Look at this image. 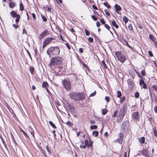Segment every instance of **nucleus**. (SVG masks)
Returning <instances> with one entry per match:
<instances>
[{
  "mask_svg": "<svg viewBox=\"0 0 157 157\" xmlns=\"http://www.w3.org/2000/svg\"><path fill=\"white\" fill-rule=\"evenodd\" d=\"M96 91H94V92L93 93H91L90 95V97H93V96H94L95 95H96Z\"/></svg>",
  "mask_w": 157,
  "mask_h": 157,
  "instance_id": "obj_51",
  "label": "nucleus"
},
{
  "mask_svg": "<svg viewBox=\"0 0 157 157\" xmlns=\"http://www.w3.org/2000/svg\"><path fill=\"white\" fill-rule=\"evenodd\" d=\"M132 117L133 121L135 122L139 121L140 118V115L139 113L136 112L132 113Z\"/></svg>",
  "mask_w": 157,
  "mask_h": 157,
  "instance_id": "obj_7",
  "label": "nucleus"
},
{
  "mask_svg": "<svg viewBox=\"0 0 157 157\" xmlns=\"http://www.w3.org/2000/svg\"><path fill=\"white\" fill-rule=\"evenodd\" d=\"M24 7L23 4L22 3H21L20 4V10L23 11L24 10Z\"/></svg>",
  "mask_w": 157,
  "mask_h": 157,
  "instance_id": "obj_30",
  "label": "nucleus"
},
{
  "mask_svg": "<svg viewBox=\"0 0 157 157\" xmlns=\"http://www.w3.org/2000/svg\"><path fill=\"white\" fill-rule=\"evenodd\" d=\"M46 148L47 151L49 153H51V150L48 148V146H46Z\"/></svg>",
  "mask_w": 157,
  "mask_h": 157,
  "instance_id": "obj_49",
  "label": "nucleus"
},
{
  "mask_svg": "<svg viewBox=\"0 0 157 157\" xmlns=\"http://www.w3.org/2000/svg\"><path fill=\"white\" fill-rule=\"evenodd\" d=\"M13 26L15 28H17L18 27V25L17 23L15 24H13Z\"/></svg>",
  "mask_w": 157,
  "mask_h": 157,
  "instance_id": "obj_59",
  "label": "nucleus"
},
{
  "mask_svg": "<svg viewBox=\"0 0 157 157\" xmlns=\"http://www.w3.org/2000/svg\"><path fill=\"white\" fill-rule=\"evenodd\" d=\"M123 20L125 22V24H126L128 21V19L126 16H124L123 17Z\"/></svg>",
  "mask_w": 157,
  "mask_h": 157,
  "instance_id": "obj_25",
  "label": "nucleus"
},
{
  "mask_svg": "<svg viewBox=\"0 0 157 157\" xmlns=\"http://www.w3.org/2000/svg\"><path fill=\"white\" fill-rule=\"evenodd\" d=\"M115 54L118 60L121 62L123 63L127 59V57L121 53V52H116Z\"/></svg>",
  "mask_w": 157,
  "mask_h": 157,
  "instance_id": "obj_4",
  "label": "nucleus"
},
{
  "mask_svg": "<svg viewBox=\"0 0 157 157\" xmlns=\"http://www.w3.org/2000/svg\"><path fill=\"white\" fill-rule=\"evenodd\" d=\"M127 110V105L126 103L124 104L119 112V113L125 115Z\"/></svg>",
  "mask_w": 157,
  "mask_h": 157,
  "instance_id": "obj_9",
  "label": "nucleus"
},
{
  "mask_svg": "<svg viewBox=\"0 0 157 157\" xmlns=\"http://www.w3.org/2000/svg\"><path fill=\"white\" fill-rule=\"evenodd\" d=\"M144 83H145L144 80L143 79H141L140 82V85L141 86L144 84Z\"/></svg>",
  "mask_w": 157,
  "mask_h": 157,
  "instance_id": "obj_40",
  "label": "nucleus"
},
{
  "mask_svg": "<svg viewBox=\"0 0 157 157\" xmlns=\"http://www.w3.org/2000/svg\"><path fill=\"white\" fill-rule=\"evenodd\" d=\"M124 115H125L119 113L117 120V121L119 123L121 122Z\"/></svg>",
  "mask_w": 157,
  "mask_h": 157,
  "instance_id": "obj_10",
  "label": "nucleus"
},
{
  "mask_svg": "<svg viewBox=\"0 0 157 157\" xmlns=\"http://www.w3.org/2000/svg\"><path fill=\"white\" fill-rule=\"evenodd\" d=\"M85 144L88 147H90L92 146V144L91 143L89 144L88 140H85Z\"/></svg>",
  "mask_w": 157,
  "mask_h": 157,
  "instance_id": "obj_21",
  "label": "nucleus"
},
{
  "mask_svg": "<svg viewBox=\"0 0 157 157\" xmlns=\"http://www.w3.org/2000/svg\"><path fill=\"white\" fill-rule=\"evenodd\" d=\"M143 88L145 89H147V87L146 83H145L143 84Z\"/></svg>",
  "mask_w": 157,
  "mask_h": 157,
  "instance_id": "obj_57",
  "label": "nucleus"
},
{
  "mask_svg": "<svg viewBox=\"0 0 157 157\" xmlns=\"http://www.w3.org/2000/svg\"><path fill=\"white\" fill-rule=\"evenodd\" d=\"M49 123L53 128H56V126L52 121H49Z\"/></svg>",
  "mask_w": 157,
  "mask_h": 157,
  "instance_id": "obj_26",
  "label": "nucleus"
},
{
  "mask_svg": "<svg viewBox=\"0 0 157 157\" xmlns=\"http://www.w3.org/2000/svg\"><path fill=\"white\" fill-rule=\"evenodd\" d=\"M128 28L130 31L133 30V28L131 24H129L128 25Z\"/></svg>",
  "mask_w": 157,
  "mask_h": 157,
  "instance_id": "obj_38",
  "label": "nucleus"
},
{
  "mask_svg": "<svg viewBox=\"0 0 157 157\" xmlns=\"http://www.w3.org/2000/svg\"><path fill=\"white\" fill-rule=\"evenodd\" d=\"M22 33L23 34H25L26 35H27V33L26 32V29H23V32H22Z\"/></svg>",
  "mask_w": 157,
  "mask_h": 157,
  "instance_id": "obj_53",
  "label": "nucleus"
},
{
  "mask_svg": "<svg viewBox=\"0 0 157 157\" xmlns=\"http://www.w3.org/2000/svg\"><path fill=\"white\" fill-rule=\"evenodd\" d=\"M92 134L95 137H97L98 135V132L97 131H94L93 132Z\"/></svg>",
  "mask_w": 157,
  "mask_h": 157,
  "instance_id": "obj_24",
  "label": "nucleus"
},
{
  "mask_svg": "<svg viewBox=\"0 0 157 157\" xmlns=\"http://www.w3.org/2000/svg\"><path fill=\"white\" fill-rule=\"evenodd\" d=\"M105 13L107 15L109 16L110 15V13H109V11L107 10H105Z\"/></svg>",
  "mask_w": 157,
  "mask_h": 157,
  "instance_id": "obj_50",
  "label": "nucleus"
},
{
  "mask_svg": "<svg viewBox=\"0 0 157 157\" xmlns=\"http://www.w3.org/2000/svg\"><path fill=\"white\" fill-rule=\"evenodd\" d=\"M16 5V4L14 2H10L9 4V6L10 8H13Z\"/></svg>",
  "mask_w": 157,
  "mask_h": 157,
  "instance_id": "obj_18",
  "label": "nucleus"
},
{
  "mask_svg": "<svg viewBox=\"0 0 157 157\" xmlns=\"http://www.w3.org/2000/svg\"><path fill=\"white\" fill-rule=\"evenodd\" d=\"M97 128V125H93L90 126V128L91 129H96Z\"/></svg>",
  "mask_w": 157,
  "mask_h": 157,
  "instance_id": "obj_34",
  "label": "nucleus"
},
{
  "mask_svg": "<svg viewBox=\"0 0 157 157\" xmlns=\"http://www.w3.org/2000/svg\"><path fill=\"white\" fill-rule=\"evenodd\" d=\"M108 110L107 109H103L102 110V114L103 115H104L106 114V113L107 112Z\"/></svg>",
  "mask_w": 157,
  "mask_h": 157,
  "instance_id": "obj_32",
  "label": "nucleus"
},
{
  "mask_svg": "<svg viewBox=\"0 0 157 157\" xmlns=\"http://www.w3.org/2000/svg\"><path fill=\"white\" fill-rule=\"evenodd\" d=\"M26 51H27V53H28V55H29V57L30 58V59H31V60H32V57H31V54H30V52H29V51H28V50H26Z\"/></svg>",
  "mask_w": 157,
  "mask_h": 157,
  "instance_id": "obj_55",
  "label": "nucleus"
},
{
  "mask_svg": "<svg viewBox=\"0 0 157 157\" xmlns=\"http://www.w3.org/2000/svg\"><path fill=\"white\" fill-rule=\"evenodd\" d=\"M153 132L154 135L157 138V130L154 129H153Z\"/></svg>",
  "mask_w": 157,
  "mask_h": 157,
  "instance_id": "obj_42",
  "label": "nucleus"
},
{
  "mask_svg": "<svg viewBox=\"0 0 157 157\" xmlns=\"http://www.w3.org/2000/svg\"><path fill=\"white\" fill-rule=\"evenodd\" d=\"M21 17L20 15H17V17H16V18L15 19V22L17 23L19 22L20 18Z\"/></svg>",
  "mask_w": 157,
  "mask_h": 157,
  "instance_id": "obj_28",
  "label": "nucleus"
},
{
  "mask_svg": "<svg viewBox=\"0 0 157 157\" xmlns=\"http://www.w3.org/2000/svg\"><path fill=\"white\" fill-rule=\"evenodd\" d=\"M139 96V93L138 92L136 93L135 94V97L136 98H138Z\"/></svg>",
  "mask_w": 157,
  "mask_h": 157,
  "instance_id": "obj_41",
  "label": "nucleus"
},
{
  "mask_svg": "<svg viewBox=\"0 0 157 157\" xmlns=\"http://www.w3.org/2000/svg\"><path fill=\"white\" fill-rule=\"evenodd\" d=\"M10 14L11 17L14 18L17 17V15H19L17 14L15 12L13 11H12L10 12Z\"/></svg>",
  "mask_w": 157,
  "mask_h": 157,
  "instance_id": "obj_16",
  "label": "nucleus"
},
{
  "mask_svg": "<svg viewBox=\"0 0 157 157\" xmlns=\"http://www.w3.org/2000/svg\"><path fill=\"white\" fill-rule=\"evenodd\" d=\"M104 26L105 28L110 31L109 29H110V27L107 24H105Z\"/></svg>",
  "mask_w": 157,
  "mask_h": 157,
  "instance_id": "obj_43",
  "label": "nucleus"
},
{
  "mask_svg": "<svg viewBox=\"0 0 157 157\" xmlns=\"http://www.w3.org/2000/svg\"><path fill=\"white\" fill-rule=\"evenodd\" d=\"M65 45H66L67 48H68V49L69 50L70 49H71V47L70 46V45H69L68 43H67L65 44Z\"/></svg>",
  "mask_w": 157,
  "mask_h": 157,
  "instance_id": "obj_45",
  "label": "nucleus"
},
{
  "mask_svg": "<svg viewBox=\"0 0 157 157\" xmlns=\"http://www.w3.org/2000/svg\"><path fill=\"white\" fill-rule=\"evenodd\" d=\"M69 95L71 98L75 101L83 100L85 98L84 94L80 93L71 92Z\"/></svg>",
  "mask_w": 157,
  "mask_h": 157,
  "instance_id": "obj_2",
  "label": "nucleus"
},
{
  "mask_svg": "<svg viewBox=\"0 0 157 157\" xmlns=\"http://www.w3.org/2000/svg\"><path fill=\"white\" fill-rule=\"evenodd\" d=\"M152 88L157 90V86L155 85L152 86Z\"/></svg>",
  "mask_w": 157,
  "mask_h": 157,
  "instance_id": "obj_64",
  "label": "nucleus"
},
{
  "mask_svg": "<svg viewBox=\"0 0 157 157\" xmlns=\"http://www.w3.org/2000/svg\"><path fill=\"white\" fill-rule=\"evenodd\" d=\"M114 7L116 9V11H118L121 10V7L118 5L116 4L114 6Z\"/></svg>",
  "mask_w": 157,
  "mask_h": 157,
  "instance_id": "obj_17",
  "label": "nucleus"
},
{
  "mask_svg": "<svg viewBox=\"0 0 157 157\" xmlns=\"http://www.w3.org/2000/svg\"><path fill=\"white\" fill-rule=\"evenodd\" d=\"M116 141L118 142L120 144H121L123 141V138L120 137L119 139H117Z\"/></svg>",
  "mask_w": 157,
  "mask_h": 157,
  "instance_id": "obj_23",
  "label": "nucleus"
},
{
  "mask_svg": "<svg viewBox=\"0 0 157 157\" xmlns=\"http://www.w3.org/2000/svg\"><path fill=\"white\" fill-rule=\"evenodd\" d=\"M149 38L152 41H155V37L152 35L150 34L149 35Z\"/></svg>",
  "mask_w": 157,
  "mask_h": 157,
  "instance_id": "obj_22",
  "label": "nucleus"
},
{
  "mask_svg": "<svg viewBox=\"0 0 157 157\" xmlns=\"http://www.w3.org/2000/svg\"><path fill=\"white\" fill-rule=\"evenodd\" d=\"M141 152L142 155L145 156L146 157H148V156H150L148 155V151L146 149H144L141 151Z\"/></svg>",
  "mask_w": 157,
  "mask_h": 157,
  "instance_id": "obj_13",
  "label": "nucleus"
},
{
  "mask_svg": "<svg viewBox=\"0 0 157 157\" xmlns=\"http://www.w3.org/2000/svg\"><path fill=\"white\" fill-rule=\"evenodd\" d=\"M111 24L112 25L115 27L116 29H117L119 27L118 25L116 24L115 21H113L112 22Z\"/></svg>",
  "mask_w": 157,
  "mask_h": 157,
  "instance_id": "obj_20",
  "label": "nucleus"
},
{
  "mask_svg": "<svg viewBox=\"0 0 157 157\" xmlns=\"http://www.w3.org/2000/svg\"><path fill=\"white\" fill-rule=\"evenodd\" d=\"M63 58L59 56L52 58L48 66L51 70L53 71L54 70V68L52 66H56L60 65L63 62Z\"/></svg>",
  "mask_w": 157,
  "mask_h": 157,
  "instance_id": "obj_1",
  "label": "nucleus"
},
{
  "mask_svg": "<svg viewBox=\"0 0 157 157\" xmlns=\"http://www.w3.org/2000/svg\"><path fill=\"white\" fill-rule=\"evenodd\" d=\"M95 121L94 120H90V123L91 124H94L95 123Z\"/></svg>",
  "mask_w": 157,
  "mask_h": 157,
  "instance_id": "obj_52",
  "label": "nucleus"
},
{
  "mask_svg": "<svg viewBox=\"0 0 157 157\" xmlns=\"http://www.w3.org/2000/svg\"><path fill=\"white\" fill-rule=\"evenodd\" d=\"M32 16L33 18V19L35 20L36 19V16L35 14L34 13H33L32 14Z\"/></svg>",
  "mask_w": 157,
  "mask_h": 157,
  "instance_id": "obj_58",
  "label": "nucleus"
},
{
  "mask_svg": "<svg viewBox=\"0 0 157 157\" xmlns=\"http://www.w3.org/2000/svg\"><path fill=\"white\" fill-rule=\"evenodd\" d=\"M46 8H47V11L48 12H50L51 10V9L50 7H48L47 6H46Z\"/></svg>",
  "mask_w": 157,
  "mask_h": 157,
  "instance_id": "obj_62",
  "label": "nucleus"
},
{
  "mask_svg": "<svg viewBox=\"0 0 157 157\" xmlns=\"http://www.w3.org/2000/svg\"><path fill=\"white\" fill-rule=\"evenodd\" d=\"M62 83L65 88L67 90H70L71 88V83L69 79H64Z\"/></svg>",
  "mask_w": 157,
  "mask_h": 157,
  "instance_id": "obj_5",
  "label": "nucleus"
},
{
  "mask_svg": "<svg viewBox=\"0 0 157 157\" xmlns=\"http://www.w3.org/2000/svg\"><path fill=\"white\" fill-rule=\"evenodd\" d=\"M104 5L106 6L108 9H109L111 8V6L108 4L107 2H105L104 3Z\"/></svg>",
  "mask_w": 157,
  "mask_h": 157,
  "instance_id": "obj_33",
  "label": "nucleus"
},
{
  "mask_svg": "<svg viewBox=\"0 0 157 157\" xmlns=\"http://www.w3.org/2000/svg\"><path fill=\"white\" fill-rule=\"evenodd\" d=\"M48 33V31L47 30H44L39 35V38L40 39H41L45 35H47Z\"/></svg>",
  "mask_w": 157,
  "mask_h": 157,
  "instance_id": "obj_11",
  "label": "nucleus"
},
{
  "mask_svg": "<svg viewBox=\"0 0 157 157\" xmlns=\"http://www.w3.org/2000/svg\"><path fill=\"white\" fill-rule=\"evenodd\" d=\"M66 124L69 126H71L72 125L71 123L69 121L67 122L66 123Z\"/></svg>",
  "mask_w": 157,
  "mask_h": 157,
  "instance_id": "obj_61",
  "label": "nucleus"
},
{
  "mask_svg": "<svg viewBox=\"0 0 157 157\" xmlns=\"http://www.w3.org/2000/svg\"><path fill=\"white\" fill-rule=\"evenodd\" d=\"M154 110L155 113H157V106L155 107L154 108Z\"/></svg>",
  "mask_w": 157,
  "mask_h": 157,
  "instance_id": "obj_63",
  "label": "nucleus"
},
{
  "mask_svg": "<svg viewBox=\"0 0 157 157\" xmlns=\"http://www.w3.org/2000/svg\"><path fill=\"white\" fill-rule=\"evenodd\" d=\"M84 31L86 35L88 36L90 35V32L88 30L85 29Z\"/></svg>",
  "mask_w": 157,
  "mask_h": 157,
  "instance_id": "obj_39",
  "label": "nucleus"
},
{
  "mask_svg": "<svg viewBox=\"0 0 157 157\" xmlns=\"http://www.w3.org/2000/svg\"><path fill=\"white\" fill-rule=\"evenodd\" d=\"M48 86V84L47 82H43L42 85V87L43 88H45L46 89V90L49 93V90L48 89L47 87Z\"/></svg>",
  "mask_w": 157,
  "mask_h": 157,
  "instance_id": "obj_12",
  "label": "nucleus"
},
{
  "mask_svg": "<svg viewBox=\"0 0 157 157\" xmlns=\"http://www.w3.org/2000/svg\"><path fill=\"white\" fill-rule=\"evenodd\" d=\"M100 21L102 24H104L105 23V21L103 18H102L100 20Z\"/></svg>",
  "mask_w": 157,
  "mask_h": 157,
  "instance_id": "obj_44",
  "label": "nucleus"
},
{
  "mask_svg": "<svg viewBox=\"0 0 157 157\" xmlns=\"http://www.w3.org/2000/svg\"><path fill=\"white\" fill-rule=\"evenodd\" d=\"M125 99V97H122L120 99V102L121 103L123 101H124Z\"/></svg>",
  "mask_w": 157,
  "mask_h": 157,
  "instance_id": "obj_54",
  "label": "nucleus"
},
{
  "mask_svg": "<svg viewBox=\"0 0 157 157\" xmlns=\"http://www.w3.org/2000/svg\"><path fill=\"white\" fill-rule=\"evenodd\" d=\"M129 122L128 121H124L122 124L121 129L123 131H126L129 128Z\"/></svg>",
  "mask_w": 157,
  "mask_h": 157,
  "instance_id": "obj_6",
  "label": "nucleus"
},
{
  "mask_svg": "<svg viewBox=\"0 0 157 157\" xmlns=\"http://www.w3.org/2000/svg\"><path fill=\"white\" fill-rule=\"evenodd\" d=\"M145 138L143 137H140L139 139V141L140 143L141 144H144L145 142Z\"/></svg>",
  "mask_w": 157,
  "mask_h": 157,
  "instance_id": "obj_19",
  "label": "nucleus"
},
{
  "mask_svg": "<svg viewBox=\"0 0 157 157\" xmlns=\"http://www.w3.org/2000/svg\"><path fill=\"white\" fill-rule=\"evenodd\" d=\"M105 99L107 102H108L109 101L110 98L109 97L105 96Z\"/></svg>",
  "mask_w": 157,
  "mask_h": 157,
  "instance_id": "obj_46",
  "label": "nucleus"
},
{
  "mask_svg": "<svg viewBox=\"0 0 157 157\" xmlns=\"http://www.w3.org/2000/svg\"><path fill=\"white\" fill-rule=\"evenodd\" d=\"M60 50L57 46L51 47L48 48L47 51V53L50 56L52 55H58L59 53Z\"/></svg>",
  "mask_w": 157,
  "mask_h": 157,
  "instance_id": "obj_3",
  "label": "nucleus"
},
{
  "mask_svg": "<svg viewBox=\"0 0 157 157\" xmlns=\"http://www.w3.org/2000/svg\"><path fill=\"white\" fill-rule=\"evenodd\" d=\"M148 53H149V55L150 56L152 57L153 56V55L152 54V53L151 51H148Z\"/></svg>",
  "mask_w": 157,
  "mask_h": 157,
  "instance_id": "obj_60",
  "label": "nucleus"
},
{
  "mask_svg": "<svg viewBox=\"0 0 157 157\" xmlns=\"http://www.w3.org/2000/svg\"><path fill=\"white\" fill-rule=\"evenodd\" d=\"M34 69L33 67H31L30 68L29 71L32 74H33V72L34 71Z\"/></svg>",
  "mask_w": 157,
  "mask_h": 157,
  "instance_id": "obj_31",
  "label": "nucleus"
},
{
  "mask_svg": "<svg viewBox=\"0 0 157 157\" xmlns=\"http://www.w3.org/2000/svg\"><path fill=\"white\" fill-rule=\"evenodd\" d=\"M102 63L103 66L105 68V69H106L107 68V66L106 65V64L104 60H102L101 62Z\"/></svg>",
  "mask_w": 157,
  "mask_h": 157,
  "instance_id": "obj_36",
  "label": "nucleus"
},
{
  "mask_svg": "<svg viewBox=\"0 0 157 157\" xmlns=\"http://www.w3.org/2000/svg\"><path fill=\"white\" fill-rule=\"evenodd\" d=\"M88 41L90 43H92L93 41V39L91 37H89L88 38Z\"/></svg>",
  "mask_w": 157,
  "mask_h": 157,
  "instance_id": "obj_37",
  "label": "nucleus"
},
{
  "mask_svg": "<svg viewBox=\"0 0 157 157\" xmlns=\"http://www.w3.org/2000/svg\"><path fill=\"white\" fill-rule=\"evenodd\" d=\"M12 140H13V142L14 143V144H15V146L16 145H17V144L16 142V141H15V139L14 138L13 136H12Z\"/></svg>",
  "mask_w": 157,
  "mask_h": 157,
  "instance_id": "obj_56",
  "label": "nucleus"
},
{
  "mask_svg": "<svg viewBox=\"0 0 157 157\" xmlns=\"http://www.w3.org/2000/svg\"><path fill=\"white\" fill-rule=\"evenodd\" d=\"M118 113V110H116V111H115L114 112L113 114L112 115V117H116L117 116V114Z\"/></svg>",
  "mask_w": 157,
  "mask_h": 157,
  "instance_id": "obj_27",
  "label": "nucleus"
},
{
  "mask_svg": "<svg viewBox=\"0 0 157 157\" xmlns=\"http://www.w3.org/2000/svg\"><path fill=\"white\" fill-rule=\"evenodd\" d=\"M121 95V92L120 91H117V97L120 98Z\"/></svg>",
  "mask_w": 157,
  "mask_h": 157,
  "instance_id": "obj_29",
  "label": "nucleus"
},
{
  "mask_svg": "<svg viewBox=\"0 0 157 157\" xmlns=\"http://www.w3.org/2000/svg\"><path fill=\"white\" fill-rule=\"evenodd\" d=\"M63 71V68L60 67H58L55 68V71L57 72V73H60L62 72Z\"/></svg>",
  "mask_w": 157,
  "mask_h": 157,
  "instance_id": "obj_15",
  "label": "nucleus"
},
{
  "mask_svg": "<svg viewBox=\"0 0 157 157\" xmlns=\"http://www.w3.org/2000/svg\"><path fill=\"white\" fill-rule=\"evenodd\" d=\"M41 16L42 20L46 22L47 21V19L45 16L42 15Z\"/></svg>",
  "mask_w": 157,
  "mask_h": 157,
  "instance_id": "obj_35",
  "label": "nucleus"
},
{
  "mask_svg": "<svg viewBox=\"0 0 157 157\" xmlns=\"http://www.w3.org/2000/svg\"><path fill=\"white\" fill-rule=\"evenodd\" d=\"M91 17L94 21H96L97 20V18L94 15H92Z\"/></svg>",
  "mask_w": 157,
  "mask_h": 157,
  "instance_id": "obj_47",
  "label": "nucleus"
},
{
  "mask_svg": "<svg viewBox=\"0 0 157 157\" xmlns=\"http://www.w3.org/2000/svg\"><path fill=\"white\" fill-rule=\"evenodd\" d=\"M141 73L143 76H145L146 75V73L145 70H143L141 71Z\"/></svg>",
  "mask_w": 157,
  "mask_h": 157,
  "instance_id": "obj_48",
  "label": "nucleus"
},
{
  "mask_svg": "<svg viewBox=\"0 0 157 157\" xmlns=\"http://www.w3.org/2000/svg\"><path fill=\"white\" fill-rule=\"evenodd\" d=\"M128 83L131 88H133L134 86V83L130 80H128Z\"/></svg>",
  "mask_w": 157,
  "mask_h": 157,
  "instance_id": "obj_14",
  "label": "nucleus"
},
{
  "mask_svg": "<svg viewBox=\"0 0 157 157\" xmlns=\"http://www.w3.org/2000/svg\"><path fill=\"white\" fill-rule=\"evenodd\" d=\"M55 40V39L52 37L46 38L43 41V45L42 46L43 48H44L48 44H49L53 40Z\"/></svg>",
  "mask_w": 157,
  "mask_h": 157,
  "instance_id": "obj_8",
  "label": "nucleus"
}]
</instances>
